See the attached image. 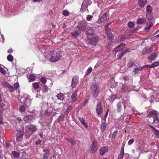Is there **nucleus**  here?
I'll use <instances>...</instances> for the list:
<instances>
[{
  "mask_svg": "<svg viewBox=\"0 0 159 159\" xmlns=\"http://www.w3.org/2000/svg\"><path fill=\"white\" fill-rule=\"evenodd\" d=\"M31 102L30 100L29 99V97L27 96L24 99V103L27 106H29L31 103Z\"/></svg>",
  "mask_w": 159,
  "mask_h": 159,
  "instance_id": "obj_25",
  "label": "nucleus"
},
{
  "mask_svg": "<svg viewBox=\"0 0 159 159\" xmlns=\"http://www.w3.org/2000/svg\"><path fill=\"white\" fill-rule=\"evenodd\" d=\"M121 89L123 91L126 92L130 89L129 85H123V87L121 88Z\"/></svg>",
  "mask_w": 159,
  "mask_h": 159,
  "instance_id": "obj_37",
  "label": "nucleus"
},
{
  "mask_svg": "<svg viewBox=\"0 0 159 159\" xmlns=\"http://www.w3.org/2000/svg\"><path fill=\"white\" fill-rule=\"evenodd\" d=\"M106 34L107 35L108 38V45H110L112 43L113 40V35L112 33H109L107 34L106 33Z\"/></svg>",
  "mask_w": 159,
  "mask_h": 159,
  "instance_id": "obj_18",
  "label": "nucleus"
},
{
  "mask_svg": "<svg viewBox=\"0 0 159 159\" xmlns=\"http://www.w3.org/2000/svg\"><path fill=\"white\" fill-rule=\"evenodd\" d=\"M124 154V150L123 148H122L119 155L118 157V159H122Z\"/></svg>",
  "mask_w": 159,
  "mask_h": 159,
  "instance_id": "obj_35",
  "label": "nucleus"
},
{
  "mask_svg": "<svg viewBox=\"0 0 159 159\" xmlns=\"http://www.w3.org/2000/svg\"><path fill=\"white\" fill-rule=\"evenodd\" d=\"M6 107V105L3 103H0V114L4 110V107Z\"/></svg>",
  "mask_w": 159,
  "mask_h": 159,
  "instance_id": "obj_39",
  "label": "nucleus"
},
{
  "mask_svg": "<svg viewBox=\"0 0 159 159\" xmlns=\"http://www.w3.org/2000/svg\"><path fill=\"white\" fill-rule=\"evenodd\" d=\"M129 67H132L133 68L134 67H137V66L135 65L133 62L132 61H130L129 62L127 65Z\"/></svg>",
  "mask_w": 159,
  "mask_h": 159,
  "instance_id": "obj_36",
  "label": "nucleus"
},
{
  "mask_svg": "<svg viewBox=\"0 0 159 159\" xmlns=\"http://www.w3.org/2000/svg\"><path fill=\"white\" fill-rule=\"evenodd\" d=\"M77 90H76L72 94L71 98V101L69 102V103H71V104L75 102L77 99L78 97L77 96Z\"/></svg>",
  "mask_w": 159,
  "mask_h": 159,
  "instance_id": "obj_13",
  "label": "nucleus"
},
{
  "mask_svg": "<svg viewBox=\"0 0 159 159\" xmlns=\"http://www.w3.org/2000/svg\"><path fill=\"white\" fill-rule=\"evenodd\" d=\"M93 17V16L92 15H88L87 16L86 19L88 21H90L91 20Z\"/></svg>",
  "mask_w": 159,
  "mask_h": 159,
  "instance_id": "obj_50",
  "label": "nucleus"
},
{
  "mask_svg": "<svg viewBox=\"0 0 159 159\" xmlns=\"http://www.w3.org/2000/svg\"><path fill=\"white\" fill-rule=\"evenodd\" d=\"M134 140H129L128 142V144L129 145H130L132 144L134 142Z\"/></svg>",
  "mask_w": 159,
  "mask_h": 159,
  "instance_id": "obj_59",
  "label": "nucleus"
},
{
  "mask_svg": "<svg viewBox=\"0 0 159 159\" xmlns=\"http://www.w3.org/2000/svg\"><path fill=\"white\" fill-rule=\"evenodd\" d=\"M15 133L16 139H22L24 135V132L22 130H16Z\"/></svg>",
  "mask_w": 159,
  "mask_h": 159,
  "instance_id": "obj_14",
  "label": "nucleus"
},
{
  "mask_svg": "<svg viewBox=\"0 0 159 159\" xmlns=\"http://www.w3.org/2000/svg\"><path fill=\"white\" fill-rule=\"evenodd\" d=\"M107 115H108L107 114H105V115L104 116L103 119H104L105 122V121H106V118Z\"/></svg>",
  "mask_w": 159,
  "mask_h": 159,
  "instance_id": "obj_62",
  "label": "nucleus"
},
{
  "mask_svg": "<svg viewBox=\"0 0 159 159\" xmlns=\"http://www.w3.org/2000/svg\"><path fill=\"white\" fill-rule=\"evenodd\" d=\"M125 45L123 43H121L118 46L115 48L114 51L115 52H118V54L117 56L118 59H120L128 51V48H125L123 50H120L119 48L120 47H125Z\"/></svg>",
  "mask_w": 159,
  "mask_h": 159,
  "instance_id": "obj_3",
  "label": "nucleus"
},
{
  "mask_svg": "<svg viewBox=\"0 0 159 159\" xmlns=\"http://www.w3.org/2000/svg\"><path fill=\"white\" fill-rule=\"evenodd\" d=\"M153 24L152 23H147V26L145 28V31L147 32L150 30L151 28L153 26Z\"/></svg>",
  "mask_w": 159,
  "mask_h": 159,
  "instance_id": "obj_27",
  "label": "nucleus"
},
{
  "mask_svg": "<svg viewBox=\"0 0 159 159\" xmlns=\"http://www.w3.org/2000/svg\"><path fill=\"white\" fill-rule=\"evenodd\" d=\"M0 71L3 74H6V70L1 66H0Z\"/></svg>",
  "mask_w": 159,
  "mask_h": 159,
  "instance_id": "obj_48",
  "label": "nucleus"
},
{
  "mask_svg": "<svg viewBox=\"0 0 159 159\" xmlns=\"http://www.w3.org/2000/svg\"><path fill=\"white\" fill-rule=\"evenodd\" d=\"M39 135L40 136L41 138H43V133L42 131V130H41L39 133Z\"/></svg>",
  "mask_w": 159,
  "mask_h": 159,
  "instance_id": "obj_56",
  "label": "nucleus"
},
{
  "mask_svg": "<svg viewBox=\"0 0 159 159\" xmlns=\"http://www.w3.org/2000/svg\"><path fill=\"white\" fill-rule=\"evenodd\" d=\"M144 66L143 67H138L137 66V67H134L133 72H134L135 74H138L139 73V71H141L143 70V68H144Z\"/></svg>",
  "mask_w": 159,
  "mask_h": 159,
  "instance_id": "obj_22",
  "label": "nucleus"
},
{
  "mask_svg": "<svg viewBox=\"0 0 159 159\" xmlns=\"http://www.w3.org/2000/svg\"><path fill=\"white\" fill-rule=\"evenodd\" d=\"M62 13L65 16H68L69 15V12L67 10H64L63 11Z\"/></svg>",
  "mask_w": 159,
  "mask_h": 159,
  "instance_id": "obj_47",
  "label": "nucleus"
},
{
  "mask_svg": "<svg viewBox=\"0 0 159 159\" xmlns=\"http://www.w3.org/2000/svg\"><path fill=\"white\" fill-rule=\"evenodd\" d=\"M105 29L106 31L107 30L108 31H110V29L108 28V25H107L105 27Z\"/></svg>",
  "mask_w": 159,
  "mask_h": 159,
  "instance_id": "obj_60",
  "label": "nucleus"
},
{
  "mask_svg": "<svg viewBox=\"0 0 159 159\" xmlns=\"http://www.w3.org/2000/svg\"><path fill=\"white\" fill-rule=\"evenodd\" d=\"M58 99H60L61 100H64L63 96L62 93L57 94L56 96Z\"/></svg>",
  "mask_w": 159,
  "mask_h": 159,
  "instance_id": "obj_42",
  "label": "nucleus"
},
{
  "mask_svg": "<svg viewBox=\"0 0 159 159\" xmlns=\"http://www.w3.org/2000/svg\"><path fill=\"white\" fill-rule=\"evenodd\" d=\"M79 120L82 123V124L85 127H87L88 125L85 122L84 118H83L82 117H79Z\"/></svg>",
  "mask_w": 159,
  "mask_h": 159,
  "instance_id": "obj_33",
  "label": "nucleus"
},
{
  "mask_svg": "<svg viewBox=\"0 0 159 159\" xmlns=\"http://www.w3.org/2000/svg\"><path fill=\"white\" fill-rule=\"evenodd\" d=\"M35 119V117L32 115H26L24 118V121L28 123H31L33 120Z\"/></svg>",
  "mask_w": 159,
  "mask_h": 159,
  "instance_id": "obj_8",
  "label": "nucleus"
},
{
  "mask_svg": "<svg viewBox=\"0 0 159 159\" xmlns=\"http://www.w3.org/2000/svg\"><path fill=\"white\" fill-rule=\"evenodd\" d=\"M152 48L151 47H145L144 48L142 51L143 55L152 52Z\"/></svg>",
  "mask_w": 159,
  "mask_h": 159,
  "instance_id": "obj_20",
  "label": "nucleus"
},
{
  "mask_svg": "<svg viewBox=\"0 0 159 159\" xmlns=\"http://www.w3.org/2000/svg\"><path fill=\"white\" fill-rule=\"evenodd\" d=\"M41 142V141L40 140H39L38 141L36 142L35 143V144H39Z\"/></svg>",
  "mask_w": 159,
  "mask_h": 159,
  "instance_id": "obj_61",
  "label": "nucleus"
},
{
  "mask_svg": "<svg viewBox=\"0 0 159 159\" xmlns=\"http://www.w3.org/2000/svg\"><path fill=\"white\" fill-rule=\"evenodd\" d=\"M98 148V143L96 140H95L92 142V143L89 149V152L92 153H95L97 151Z\"/></svg>",
  "mask_w": 159,
  "mask_h": 159,
  "instance_id": "obj_6",
  "label": "nucleus"
},
{
  "mask_svg": "<svg viewBox=\"0 0 159 159\" xmlns=\"http://www.w3.org/2000/svg\"><path fill=\"white\" fill-rule=\"evenodd\" d=\"M157 56V53H152L148 57V58L150 60H152L156 58Z\"/></svg>",
  "mask_w": 159,
  "mask_h": 159,
  "instance_id": "obj_26",
  "label": "nucleus"
},
{
  "mask_svg": "<svg viewBox=\"0 0 159 159\" xmlns=\"http://www.w3.org/2000/svg\"><path fill=\"white\" fill-rule=\"evenodd\" d=\"M79 78L77 76H74L72 79L71 86L72 88L76 87L78 82Z\"/></svg>",
  "mask_w": 159,
  "mask_h": 159,
  "instance_id": "obj_17",
  "label": "nucleus"
},
{
  "mask_svg": "<svg viewBox=\"0 0 159 159\" xmlns=\"http://www.w3.org/2000/svg\"><path fill=\"white\" fill-rule=\"evenodd\" d=\"M108 148L106 147H104L101 148L100 150V154L101 155H103L107 151Z\"/></svg>",
  "mask_w": 159,
  "mask_h": 159,
  "instance_id": "obj_23",
  "label": "nucleus"
},
{
  "mask_svg": "<svg viewBox=\"0 0 159 159\" xmlns=\"http://www.w3.org/2000/svg\"><path fill=\"white\" fill-rule=\"evenodd\" d=\"M2 84L3 86L8 88L9 90L11 93L16 90L19 86V84L17 82L15 83L13 86L6 81H3Z\"/></svg>",
  "mask_w": 159,
  "mask_h": 159,
  "instance_id": "obj_4",
  "label": "nucleus"
},
{
  "mask_svg": "<svg viewBox=\"0 0 159 159\" xmlns=\"http://www.w3.org/2000/svg\"><path fill=\"white\" fill-rule=\"evenodd\" d=\"M19 111L21 112H25V107L24 105H22L20 107Z\"/></svg>",
  "mask_w": 159,
  "mask_h": 159,
  "instance_id": "obj_40",
  "label": "nucleus"
},
{
  "mask_svg": "<svg viewBox=\"0 0 159 159\" xmlns=\"http://www.w3.org/2000/svg\"><path fill=\"white\" fill-rule=\"evenodd\" d=\"M42 91L44 93L47 92L48 91V89L46 85L44 84L43 85Z\"/></svg>",
  "mask_w": 159,
  "mask_h": 159,
  "instance_id": "obj_38",
  "label": "nucleus"
},
{
  "mask_svg": "<svg viewBox=\"0 0 159 159\" xmlns=\"http://www.w3.org/2000/svg\"><path fill=\"white\" fill-rule=\"evenodd\" d=\"M147 0H139L138 3L139 6L141 7H143L147 3Z\"/></svg>",
  "mask_w": 159,
  "mask_h": 159,
  "instance_id": "obj_24",
  "label": "nucleus"
},
{
  "mask_svg": "<svg viewBox=\"0 0 159 159\" xmlns=\"http://www.w3.org/2000/svg\"><path fill=\"white\" fill-rule=\"evenodd\" d=\"M35 76L34 75L30 74L29 76V82L34 81L35 80Z\"/></svg>",
  "mask_w": 159,
  "mask_h": 159,
  "instance_id": "obj_41",
  "label": "nucleus"
},
{
  "mask_svg": "<svg viewBox=\"0 0 159 159\" xmlns=\"http://www.w3.org/2000/svg\"><path fill=\"white\" fill-rule=\"evenodd\" d=\"M7 60L9 61H13V56L11 54L8 55L7 57Z\"/></svg>",
  "mask_w": 159,
  "mask_h": 159,
  "instance_id": "obj_43",
  "label": "nucleus"
},
{
  "mask_svg": "<svg viewBox=\"0 0 159 159\" xmlns=\"http://www.w3.org/2000/svg\"><path fill=\"white\" fill-rule=\"evenodd\" d=\"M99 41V40L98 36L93 37L91 39L90 44L93 46H96Z\"/></svg>",
  "mask_w": 159,
  "mask_h": 159,
  "instance_id": "obj_16",
  "label": "nucleus"
},
{
  "mask_svg": "<svg viewBox=\"0 0 159 159\" xmlns=\"http://www.w3.org/2000/svg\"><path fill=\"white\" fill-rule=\"evenodd\" d=\"M64 118V116L63 115H61L59 116V119L60 120H63Z\"/></svg>",
  "mask_w": 159,
  "mask_h": 159,
  "instance_id": "obj_57",
  "label": "nucleus"
},
{
  "mask_svg": "<svg viewBox=\"0 0 159 159\" xmlns=\"http://www.w3.org/2000/svg\"><path fill=\"white\" fill-rule=\"evenodd\" d=\"M25 128L29 129L30 131L34 132H35L36 130V128L35 126L32 124H30L26 125Z\"/></svg>",
  "mask_w": 159,
  "mask_h": 159,
  "instance_id": "obj_19",
  "label": "nucleus"
},
{
  "mask_svg": "<svg viewBox=\"0 0 159 159\" xmlns=\"http://www.w3.org/2000/svg\"><path fill=\"white\" fill-rule=\"evenodd\" d=\"M155 157H157L156 156H155L154 155H151V154L149 155V158L150 159H156L155 158Z\"/></svg>",
  "mask_w": 159,
  "mask_h": 159,
  "instance_id": "obj_52",
  "label": "nucleus"
},
{
  "mask_svg": "<svg viewBox=\"0 0 159 159\" xmlns=\"http://www.w3.org/2000/svg\"><path fill=\"white\" fill-rule=\"evenodd\" d=\"M125 105L123 102H119L117 104V109L118 112L120 113L125 110Z\"/></svg>",
  "mask_w": 159,
  "mask_h": 159,
  "instance_id": "obj_9",
  "label": "nucleus"
},
{
  "mask_svg": "<svg viewBox=\"0 0 159 159\" xmlns=\"http://www.w3.org/2000/svg\"><path fill=\"white\" fill-rule=\"evenodd\" d=\"M154 132L156 135L159 137V131L156 129Z\"/></svg>",
  "mask_w": 159,
  "mask_h": 159,
  "instance_id": "obj_53",
  "label": "nucleus"
},
{
  "mask_svg": "<svg viewBox=\"0 0 159 159\" xmlns=\"http://www.w3.org/2000/svg\"><path fill=\"white\" fill-rule=\"evenodd\" d=\"M86 25V23L85 21H81L78 24V28L80 30L84 31L87 28Z\"/></svg>",
  "mask_w": 159,
  "mask_h": 159,
  "instance_id": "obj_7",
  "label": "nucleus"
},
{
  "mask_svg": "<svg viewBox=\"0 0 159 159\" xmlns=\"http://www.w3.org/2000/svg\"><path fill=\"white\" fill-rule=\"evenodd\" d=\"M159 65V62L156 61L151 65H148L147 66H149L150 68H152L157 66H158Z\"/></svg>",
  "mask_w": 159,
  "mask_h": 159,
  "instance_id": "obj_30",
  "label": "nucleus"
},
{
  "mask_svg": "<svg viewBox=\"0 0 159 159\" xmlns=\"http://www.w3.org/2000/svg\"><path fill=\"white\" fill-rule=\"evenodd\" d=\"M85 30V33L87 35H93L94 34V30L90 27H88Z\"/></svg>",
  "mask_w": 159,
  "mask_h": 159,
  "instance_id": "obj_15",
  "label": "nucleus"
},
{
  "mask_svg": "<svg viewBox=\"0 0 159 159\" xmlns=\"http://www.w3.org/2000/svg\"><path fill=\"white\" fill-rule=\"evenodd\" d=\"M89 0H84L83 1V3L82 5L81 10L82 11H84L83 9H84L87 7L89 5Z\"/></svg>",
  "mask_w": 159,
  "mask_h": 159,
  "instance_id": "obj_21",
  "label": "nucleus"
},
{
  "mask_svg": "<svg viewBox=\"0 0 159 159\" xmlns=\"http://www.w3.org/2000/svg\"><path fill=\"white\" fill-rule=\"evenodd\" d=\"M45 115H47V116H48L50 115V113L48 112L47 111H46L45 112Z\"/></svg>",
  "mask_w": 159,
  "mask_h": 159,
  "instance_id": "obj_63",
  "label": "nucleus"
},
{
  "mask_svg": "<svg viewBox=\"0 0 159 159\" xmlns=\"http://www.w3.org/2000/svg\"><path fill=\"white\" fill-rule=\"evenodd\" d=\"M158 115H159V113L158 111L154 110L150 111L147 116V117H150L152 116H154V117L153 118V123L155 120V118Z\"/></svg>",
  "mask_w": 159,
  "mask_h": 159,
  "instance_id": "obj_11",
  "label": "nucleus"
},
{
  "mask_svg": "<svg viewBox=\"0 0 159 159\" xmlns=\"http://www.w3.org/2000/svg\"><path fill=\"white\" fill-rule=\"evenodd\" d=\"M61 54L59 51L51 52L45 56V59L49 61L56 62L60 58Z\"/></svg>",
  "mask_w": 159,
  "mask_h": 159,
  "instance_id": "obj_1",
  "label": "nucleus"
},
{
  "mask_svg": "<svg viewBox=\"0 0 159 159\" xmlns=\"http://www.w3.org/2000/svg\"><path fill=\"white\" fill-rule=\"evenodd\" d=\"M100 88L98 83H93L91 85L90 90L92 96L94 98L98 97L99 92Z\"/></svg>",
  "mask_w": 159,
  "mask_h": 159,
  "instance_id": "obj_2",
  "label": "nucleus"
},
{
  "mask_svg": "<svg viewBox=\"0 0 159 159\" xmlns=\"http://www.w3.org/2000/svg\"><path fill=\"white\" fill-rule=\"evenodd\" d=\"M128 25L129 27L130 28H133L134 27V23L132 22H129L128 23Z\"/></svg>",
  "mask_w": 159,
  "mask_h": 159,
  "instance_id": "obj_51",
  "label": "nucleus"
},
{
  "mask_svg": "<svg viewBox=\"0 0 159 159\" xmlns=\"http://www.w3.org/2000/svg\"><path fill=\"white\" fill-rule=\"evenodd\" d=\"M146 20L145 18H139L137 20V23L138 24H141L145 22Z\"/></svg>",
  "mask_w": 159,
  "mask_h": 159,
  "instance_id": "obj_31",
  "label": "nucleus"
},
{
  "mask_svg": "<svg viewBox=\"0 0 159 159\" xmlns=\"http://www.w3.org/2000/svg\"><path fill=\"white\" fill-rule=\"evenodd\" d=\"M92 69L91 67H89V68L87 69L86 71V75L87 74H89L92 71Z\"/></svg>",
  "mask_w": 159,
  "mask_h": 159,
  "instance_id": "obj_49",
  "label": "nucleus"
},
{
  "mask_svg": "<svg viewBox=\"0 0 159 159\" xmlns=\"http://www.w3.org/2000/svg\"><path fill=\"white\" fill-rule=\"evenodd\" d=\"M118 133V131H116L113 132L112 136L111 137L112 139H115L116 138V136L117 134Z\"/></svg>",
  "mask_w": 159,
  "mask_h": 159,
  "instance_id": "obj_44",
  "label": "nucleus"
},
{
  "mask_svg": "<svg viewBox=\"0 0 159 159\" xmlns=\"http://www.w3.org/2000/svg\"><path fill=\"white\" fill-rule=\"evenodd\" d=\"M107 20V14L105 13L98 20L97 22L98 23H100Z\"/></svg>",
  "mask_w": 159,
  "mask_h": 159,
  "instance_id": "obj_12",
  "label": "nucleus"
},
{
  "mask_svg": "<svg viewBox=\"0 0 159 159\" xmlns=\"http://www.w3.org/2000/svg\"><path fill=\"white\" fill-rule=\"evenodd\" d=\"M12 52V49H9L7 51V52L8 53H11Z\"/></svg>",
  "mask_w": 159,
  "mask_h": 159,
  "instance_id": "obj_64",
  "label": "nucleus"
},
{
  "mask_svg": "<svg viewBox=\"0 0 159 159\" xmlns=\"http://www.w3.org/2000/svg\"><path fill=\"white\" fill-rule=\"evenodd\" d=\"M107 127V124L105 123V122H103L101 125V131L103 132L105 130V129Z\"/></svg>",
  "mask_w": 159,
  "mask_h": 159,
  "instance_id": "obj_34",
  "label": "nucleus"
},
{
  "mask_svg": "<svg viewBox=\"0 0 159 159\" xmlns=\"http://www.w3.org/2000/svg\"><path fill=\"white\" fill-rule=\"evenodd\" d=\"M80 33V31L79 30H76L71 33V34L74 37H77L79 34Z\"/></svg>",
  "mask_w": 159,
  "mask_h": 159,
  "instance_id": "obj_32",
  "label": "nucleus"
},
{
  "mask_svg": "<svg viewBox=\"0 0 159 159\" xmlns=\"http://www.w3.org/2000/svg\"><path fill=\"white\" fill-rule=\"evenodd\" d=\"M11 153L13 156L16 158H18L20 157V153L15 151H12Z\"/></svg>",
  "mask_w": 159,
  "mask_h": 159,
  "instance_id": "obj_28",
  "label": "nucleus"
},
{
  "mask_svg": "<svg viewBox=\"0 0 159 159\" xmlns=\"http://www.w3.org/2000/svg\"><path fill=\"white\" fill-rule=\"evenodd\" d=\"M48 156L46 154H43V159H48Z\"/></svg>",
  "mask_w": 159,
  "mask_h": 159,
  "instance_id": "obj_58",
  "label": "nucleus"
},
{
  "mask_svg": "<svg viewBox=\"0 0 159 159\" xmlns=\"http://www.w3.org/2000/svg\"><path fill=\"white\" fill-rule=\"evenodd\" d=\"M72 104H71V103H69L68 106L66 109V110L65 112V115H67L69 113V112L72 109Z\"/></svg>",
  "mask_w": 159,
  "mask_h": 159,
  "instance_id": "obj_29",
  "label": "nucleus"
},
{
  "mask_svg": "<svg viewBox=\"0 0 159 159\" xmlns=\"http://www.w3.org/2000/svg\"><path fill=\"white\" fill-rule=\"evenodd\" d=\"M40 82L43 84H45L46 82V79L44 77H42L40 79Z\"/></svg>",
  "mask_w": 159,
  "mask_h": 159,
  "instance_id": "obj_45",
  "label": "nucleus"
},
{
  "mask_svg": "<svg viewBox=\"0 0 159 159\" xmlns=\"http://www.w3.org/2000/svg\"><path fill=\"white\" fill-rule=\"evenodd\" d=\"M67 140L72 145H74L75 143V140Z\"/></svg>",
  "mask_w": 159,
  "mask_h": 159,
  "instance_id": "obj_54",
  "label": "nucleus"
},
{
  "mask_svg": "<svg viewBox=\"0 0 159 159\" xmlns=\"http://www.w3.org/2000/svg\"><path fill=\"white\" fill-rule=\"evenodd\" d=\"M32 85L33 86L34 88L35 89H37L39 87V85L37 82H34L32 84Z\"/></svg>",
  "mask_w": 159,
  "mask_h": 159,
  "instance_id": "obj_46",
  "label": "nucleus"
},
{
  "mask_svg": "<svg viewBox=\"0 0 159 159\" xmlns=\"http://www.w3.org/2000/svg\"><path fill=\"white\" fill-rule=\"evenodd\" d=\"M152 8L150 5H148L146 7V16L147 19L149 21H151L152 18Z\"/></svg>",
  "mask_w": 159,
  "mask_h": 159,
  "instance_id": "obj_5",
  "label": "nucleus"
},
{
  "mask_svg": "<svg viewBox=\"0 0 159 159\" xmlns=\"http://www.w3.org/2000/svg\"><path fill=\"white\" fill-rule=\"evenodd\" d=\"M103 111V107L101 102L98 103L96 107V111L98 115L101 114Z\"/></svg>",
  "mask_w": 159,
  "mask_h": 159,
  "instance_id": "obj_10",
  "label": "nucleus"
},
{
  "mask_svg": "<svg viewBox=\"0 0 159 159\" xmlns=\"http://www.w3.org/2000/svg\"><path fill=\"white\" fill-rule=\"evenodd\" d=\"M43 152H45L46 153L45 154H47H47H48L49 153L50 151H49V150H48L44 149L43 150Z\"/></svg>",
  "mask_w": 159,
  "mask_h": 159,
  "instance_id": "obj_55",
  "label": "nucleus"
}]
</instances>
